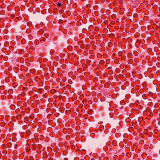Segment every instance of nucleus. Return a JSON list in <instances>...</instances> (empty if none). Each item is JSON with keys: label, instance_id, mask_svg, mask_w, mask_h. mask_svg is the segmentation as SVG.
<instances>
[{"label": "nucleus", "instance_id": "1", "mask_svg": "<svg viewBox=\"0 0 160 160\" xmlns=\"http://www.w3.org/2000/svg\"><path fill=\"white\" fill-rule=\"evenodd\" d=\"M7 145L9 148H10L12 146V143L11 142H8V143Z\"/></svg>", "mask_w": 160, "mask_h": 160}, {"label": "nucleus", "instance_id": "2", "mask_svg": "<svg viewBox=\"0 0 160 160\" xmlns=\"http://www.w3.org/2000/svg\"><path fill=\"white\" fill-rule=\"evenodd\" d=\"M21 42V43L22 44H25L26 42V40L24 38L22 39Z\"/></svg>", "mask_w": 160, "mask_h": 160}, {"label": "nucleus", "instance_id": "6", "mask_svg": "<svg viewBox=\"0 0 160 160\" xmlns=\"http://www.w3.org/2000/svg\"><path fill=\"white\" fill-rule=\"evenodd\" d=\"M14 15L12 14L11 15V17H12V18H13L14 17Z\"/></svg>", "mask_w": 160, "mask_h": 160}, {"label": "nucleus", "instance_id": "4", "mask_svg": "<svg viewBox=\"0 0 160 160\" xmlns=\"http://www.w3.org/2000/svg\"><path fill=\"white\" fill-rule=\"evenodd\" d=\"M62 4L60 2H58L57 4V6L58 7H60L62 6Z\"/></svg>", "mask_w": 160, "mask_h": 160}, {"label": "nucleus", "instance_id": "5", "mask_svg": "<svg viewBox=\"0 0 160 160\" xmlns=\"http://www.w3.org/2000/svg\"><path fill=\"white\" fill-rule=\"evenodd\" d=\"M103 62H104L103 60H101V61H100V64H101V63H103Z\"/></svg>", "mask_w": 160, "mask_h": 160}, {"label": "nucleus", "instance_id": "3", "mask_svg": "<svg viewBox=\"0 0 160 160\" xmlns=\"http://www.w3.org/2000/svg\"><path fill=\"white\" fill-rule=\"evenodd\" d=\"M1 137L3 138H5V137H6V135H5V134H2L1 135Z\"/></svg>", "mask_w": 160, "mask_h": 160}, {"label": "nucleus", "instance_id": "7", "mask_svg": "<svg viewBox=\"0 0 160 160\" xmlns=\"http://www.w3.org/2000/svg\"><path fill=\"white\" fill-rule=\"evenodd\" d=\"M2 146L3 147H5V145H4V144H3V145H2Z\"/></svg>", "mask_w": 160, "mask_h": 160}, {"label": "nucleus", "instance_id": "9", "mask_svg": "<svg viewBox=\"0 0 160 160\" xmlns=\"http://www.w3.org/2000/svg\"><path fill=\"white\" fill-rule=\"evenodd\" d=\"M15 145L16 146V147H17V145L16 144H15Z\"/></svg>", "mask_w": 160, "mask_h": 160}, {"label": "nucleus", "instance_id": "8", "mask_svg": "<svg viewBox=\"0 0 160 160\" xmlns=\"http://www.w3.org/2000/svg\"><path fill=\"white\" fill-rule=\"evenodd\" d=\"M48 35H49V34H47V36H48Z\"/></svg>", "mask_w": 160, "mask_h": 160}]
</instances>
